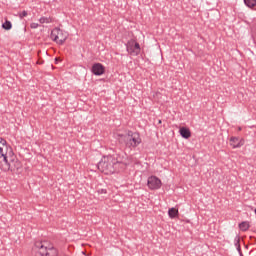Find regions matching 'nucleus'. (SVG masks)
<instances>
[{
    "instance_id": "nucleus-1",
    "label": "nucleus",
    "mask_w": 256,
    "mask_h": 256,
    "mask_svg": "<svg viewBox=\"0 0 256 256\" xmlns=\"http://www.w3.org/2000/svg\"><path fill=\"white\" fill-rule=\"evenodd\" d=\"M123 163V156L120 153L104 156L97 164L98 169L104 175H113L119 171V166Z\"/></svg>"
},
{
    "instance_id": "nucleus-2",
    "label": "nucleus",
    "mask_w": 256,
    "mask_h": 256,
    "mask_svg": "<svg viewBox=\"0 0 256 256\" xmlns=\"http://www.w3.org/2000/svg\"><path fill=\"white\" fill-rule=\"evenodd\" d=\"M119 143L124 144L127 149H135L141 145L139 132L128 131L126 135H119Z\"/></svg>"
},
{
    "instance_id": "nucleus-3",
    "label": "nucleus",
    "mask_w": 256,
    "mask_h": 256,
    "mask_svg": "<svg viewBox=\"0 0 256 256\" xmlns=\"http://www.w3.org/2000/svg\"><path fill=\"white\" fill-rule=\"evenodd\" d=\"M0 169L1 171H4V172L11 171L12 173H15V171H17V173H20L21 169H23V164L21 163V161H19L17 156L14 154L10 156L7 162L2 164L0 163Z\"/></svg>"
},
{
    "instance_id": "nucleus-4",
    "label": "nucleus",
    "mask_w": 256,
    "mask_h": 256,
    "mask_svg": "<svg viewBox=\"0 0 256 256\" xmlns=\"http://www.w3.org/2000/svg\"><path fill=\"white\" fill-rule=\"evenodd\" d=\"M127 52L134 57H137L141 53V45H139V42H137V37L135 35H132V38L128 40L126 44Z\"/></svg>"
},
{
    "instance_id": "nucleus-5",
    "label": "nucleus",
    "mask_w": 256,
    "mask_h": 256,
    "mask_svg": "<svg viewBox=\"0 0 256 256\" xmlns=\"http://www.w3.org/2000/svg\"><path fill=\"white\" fill-rule=\"evenodd\" d=\"M15 153L13 152V148L7 147V144L0 148V163L3 164L7 162Z\"/></svg>"
},
{
    "instance_id": "nucleus-6",
    "label": "nucleus",
    "mask_w": 256,
    "mask_h": 256,
    "mask_svg": "<svg viewBox=\"0 0 256 256\" xmlns=\"http://www.w3.org/2000/svg\"><path fill=\"white\" fill-rule=\"evenodd\" d=\"M148 189H151V191H155L157 189H161V179H159L157 176H150L147 180Z\"/></svg>"
},
{
    "instance_id": "nucleus-7",
    "label": "nucleus",
    "mask_w": 256,
    "mask_h": 256,
    "mask_svg": "<svg viewBox=\"0 0 256 256\" xmlns=\"http://www.w3.org/2000/svg\"><path fill=\"white\" fill-rule=\"evenodd\" d=\"M34 247L35 249H38V254L40 256H48L49 246H47V242H36Z\"/></svg>"
},
{
    "instance_id": "nucleus-8",
    "label": "nucleus",
    "mask_w": 256,
    "mask_h": 256,
    "mask_svg": "<svg viewBox=\"0 0 256 256\" xmlns=\"http://www.w3.org/2000/svg\"><path fill=\"white\" fill-rule=\"evenodd\" d=\"M49 37H50V39H52V41H54L58 45H63V43H65V41H67L69 34L60 33L58 35H55L53 33H50Z\"/></svg>"
},
{
    "instance_id": "nucleus-9",
    "label": "nucleus",
    "mask_w": 256,
    "mask_h": 256,
    "mask_svg": "<svg viewBox=\"0 0 256 256\" xmlns=\"http://www.w3.org/2000/svg\"><path fill=\"white\" fill-rule=\"evenodd\" d=\"M91 72L93 75H96L97 77L105 74V66L101 63H94L91 68Z\"/></svg>"
},
{
    "instance_id": "nucleus-10",
    "label": "nucleus",
    "mask_w": 256,
    "mask_h": 256,
    "mask_svg": "<svg viewBox=\"0 0 256 256\" xmlns=\"http://www.w3.org/2000/svg\"><path fill=\"white\" fill-rule=\"evenodd\" d=\"M230 145L233 147V149H239L240 147H243L245 145V140L232 136L230 138Z\"/></svg>"
},
{
    "instance_id": "nucleus-11",
    "label": "nucleus",
    "mask_w": 256,
    "mask_h": 256,
    "mask_svg": "<svg viewBox=\"0 0 256 256\" xmlns=\"http://www.w3.org/2000/svg\"><path fill=\"white\" fill-rule=\"evenodd\" d=\"M179 133L183 139L191 138V130H189L187 127H181L179 129Z\"/></svg>"
},
{
    "instance_id": "nucleus-12",
    "label": "nucleus",
    "mask_w": 256,
    "mask_h": 256,
    "mask_svg": "<svg viewBox=\"0 0 256 256\" xmlns=\"http://www.w3.org/2000/svg\"><path fill=\"white\" fill-rule=\"evenodd\" d=\"M168 215H169L170 219H175L176 217H179V209L170 208L168 210Z\"/></svg>"
},
{
    "instance_id": "nucleus-13",
    "label": "nucleus",
    "mask_w": 256,
    "mask_h": 256,
    "mask_svg": "<svg viewBox=\"0 0 256 256\" xmlns=\"http://www.w3.org/2000/svg\"><path fill=\"white\" fill-rule=\"evenodd\" d=\"M59 252L53 246H48V256H57Z\"/></svg>"
},
{
    "instance_id": "nucleus-14",
    "label": "nucleus",
    "mask_w": 256,
    "mask_h": 256,
    "mask_svg": "<svg viewBox=\"0 0 256 256\" xmlns=\"http://www.w3.org/2000/svg\"><path fill=\"white\" fill-rule=\"evenodd\" d=\"M249 227L250 225H249V222L247 221L241 222L239 224V229H241L242 231H249Z\"/></svg>"
},
{
    "instance_id": "nucleus-15",
    "label": "nucleus",
    "mask_w": 256,
    "mask_h": 256,
    "mask_svg": "<svg viewBox=\"0 0 256 256\" xmlns=\"http://www.w3.org/2000/svg\"><path fill=\"white\" fill-rule=\"evenodd\" d=\"M12 27H13V24H11V21H9V20H6L2 24V29H5V31H9Z\"/></svg>"
},
{
    "instance_id": "nucleus-16",
    "label": "nucleus",
    "mask_w": 256,
    "mask_h": 256,
    "mask_svg": "<svg viewBox=\"0 0 256 256\" xmlns=\"http://www.w3.org/2000/svg\"><path fill=\"white\" fill-rule=\"evenodd\" d=\"M246 7H255L256 6V0H244Z\"/></svg>"
},
{
    "instance_id": "nucleus-17",
    "label": "nucleus",
    "mask_w": 256,
    "mask_h": 256,
    "mask_svg": "<svg viewBox=\"0 0 256 256\" xmlns=\"http://www.w3.org/2000/svg\"><path fill=\"white\" fill-rule=\"evenodd\" d=\"M51 21H53V20L51 19V17H41V18L39 19V23H41V24H43V23H51Z\"/></svg>"
},
{
    "instance_id": "nucleus-18",
    "label": "nucleus",
    "mask_w": 256,
    "mask_h": 256,
    "mask_svg": "<svg viewBox=\"0 0 256 256\" xmlns=\"http://www.w3.org/2000/svg\"><path fill=\"white\" fill-rule=\"evenodd\" d=\"M234 245H235V247H241V237H239V235H237L234 238Z\"/></svg>"
},
{
    "instance_id": "nucleus-19",
    "label": "nucleus",
    "mask_w": 256,
    "mask_h": 256,
    "mask_svg": "<svg viewBox=\"0 0 256 256\" xmlns=\"http://www.w3.org/2000/svg\"><path fill=\"white\" fill-rule=\"evenodd\" d=\"M27 11H22L20 14H19V17H20V19H23V17H27Z\"/></svg>"
},
{
    "instance_id": "nucleus-20",
    "label": "nucleus",
    "mask_w": 256,
    "mask_h": 256,
    "mask_svg": "<svg viewBox=\"0 0 256 256\" xmlns=\"http://www.w3.org/2000/svg\"><path fill=\"white\" fill-rule=\"evenodd\" d=\"M30 27H31V29H37V27H39V24H37V23H32V24L30 25Z\"/></svg>"
},
{
    "instance_id": "nucleus-21",
    "label": "nucleus",
    "mask_w": 256,
    "mask_h": 256,
    "mask_svg": "<svg viewBox=\"0 0 256 256\" xmlns=\"http://www.w3.org/2000/svg\"><path fill=\"white\" fill-rule=\"evenodd\" d=\"M0 145H7V140L0 138Z\"/></svg>"
},
{
    "instance_id": "nucleus-22",
    "label": "nucleus",
    "mask_w": 256,
    "mask_h": 256,
    "mask_svg": "<svg viewBox=\"0 0 256 256\" xmlns=\"http://www.w3.org/2000/svg\"><path fill=\"white\" fill-rule=\"evenodd\" d=\"M98 193H101V194H105V193H107V190L106 189H100V190H98Z\"/></svg>"
},
{
    "instance_id": "nucleus-23",
    "label": "nucleus",
    "mask_w": 256,
    "mask_h": 256,
    "mask_svg": "<svg viewBox=\"0 0 256 256\" xmlns=\"http://www.w3.org/2000/svg\"><path fill=\"white\" fill-rule=\"evenodd\" d=\"M236 249H237L238 253H241V252H242V251H241V246H237Z\"/></svg>"
},
{
    "instance_id": "nucleus-24",
    "label": "nucleus",
    "mask_w": 256,
    "mask_h": 256,
    "mask_svg": "<svg viewBox=\"0 0 256 256\" xmlns=\"http://www.w3.org/2000/svg\"><path fill=\"white\" fill-rule=\"evenodd\" d=\"M59 61H61L60 58H55V63H56V64L59 63Z\"/></svg>"
},
{
    "instance_id": "nucleus-25",
    "label": "nucleus",
    "mask_w": 256,
    "mask_h": 256,
    "mask_svg": "<svg viewBox=\"0 0 256 256\" xmlns=\"http://www.w3.org/2000/svg\"><path fill=\"white\" fill-rule=\"evenodd\" d=\"M44 61L38 62L39 65H43Z\"/></svg>"
},
{
    "instance_id": "nucleus-26",
    "label": "nucleus",
    "mask_w": 256,
    "mask_h": 256,
    "mask_svg": "<svg viewBox=\"0 0 256 256\" xmlns=\"http://www.w3.org/2000/svg\"><path fill=\"white\" fill-rule=\"evenodd\" d=\"M239 255H240V256H243V252H239Z\"/></svg>"
}]
</instances>
